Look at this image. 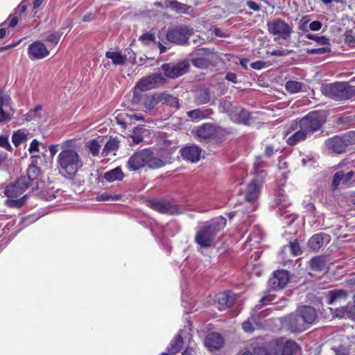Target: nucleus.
I'll return each mask as SVG.
<instances>
[{
    "mask_svg": "<svg viewBox=\"0 0 355 355\" xmlns=\"http://www.w3.org/2000/svg\"><path fill=\"white\" fill-rule=\"evenodd\" d=\"M325 121L324 112L318 111L309 112L295 123V129L298 130L287 139V143L294 146L305 140L309 134L318 130Z\"/></svg>",
    "mask_w": 355,
    "mask_h": 355,
    "instance_id": "obj_1",
    "label": "nucleus"
},
{
    "mask_svg": "<svg viewBox=\"0 0 355 355\" xmlns=\"http://www.w3.org/2000/svg\"><path fill=\"white\" fill-rule=\"evenodd\" d=\"M66 143L61 145L62 151L58 156V169L64 177L73 178L83 168V161L78 152L67 148Z\"/></svg>",
    "mask_w": 355,
    "mask_h": 355,
    "instance_id": "obj_2",
    "label": "nucleus"
},
{
    "mask_svg": "<svg viewBox=\"0 0 355 355\" xmlns=\"http://www.w3.org/2000/svg\"><path fill=\"white\" fill-rule=\"evenodd\" d=\"M226 225V219L219 216L205 223L196 232V243L202 248L213 245L216 236Z\"/></svg>",
    "mask_w": 355,
    "mask_h": 355,
    "instance_id": "obj_3",
    "label": "nucleus"
},
{
    "mask_svg": "<svg viewBox=\"0 0 355 355\" xmlns=\"http://www.w3.org/2000/svg\"><path fill=\"white\" fill-rule=\"evenodd\" d=\"M164 165L162 159L154 156L150 148H145L135 152L128 159V168L136 171L146 166L150 168H159Z\"/></svg>",
    "mask_w": 355,
    "mask_h": 355,
    "instance_id": "obj_4",
    "label": "nucleus"
},
{
    "mask_svg": "<svg viewBox=\"0 0 355 355\" xmlns=\"http://www.w3.org/2000/svg\"><path fill=\"white\" fill-rule=\"evenodd\" d=\"M25 179H18L15 183L8 185L4 194L8 197L5 204L10 208H19L26 200V195L19 198L28 188L26 185Z\"/></svg>",
    "mask_w": 355,
    "mask_h": 355,
    "instance_id": "obj_5",
    "label": "nucleus"
},
{
    "mask_svg": "<svg viewBox=\"0 0 355 355\" xmlns=\"http://www.w3.org/2000/svg\"><path fill=\"white\" fill-rule=\"evenodd\" d=\"M191 64L196 68L205 69L214 64L216 55L214 50L200 48L193 50L190 54Z\"/></svg>",
    "mask_w": 355,
    "mask_h": 355,
    "instance_id": "obj_6",
    "label": "nucleus"
},
{
    "mask_svg": "<svg viewBox=\"0 0 355 355\" xmlns=\"http://www.w3.org/2000/svg\"><path fill=\"white\" fill-rule=\"evenodd\" d=\"M321 92L327 97L343 101L350 98L349 85L347 83H334L321 87Z\"/></svg>",
    "mask_w": 355,
    "mask_h": 355,
    "instance_id": "obj_7",
    "label": "nucleus"
},
{
    "mask_svg": "<svg viewBox=\"0 0 355 355\" xmlns=\"http://www.w3.org/2000/svg\"><path fill=\"white\" fill-rule=\"evenodd\" d=\"M267 26L268 31L271 34L277 35L279 38L284 40L290 41L293 28L284 20L280 18H276L268 21Z\"/></svg>",
    "mask_w": 355,
    "mask_h": 355,
    "instance_id": "obj_8",
    "label": "nucleus"
},
{
    "mask_svg": "<svg viewBox=\"0 0 355 355\" xmlns=\"http://www.w3.org/2000/svg\"><path fill=\"white\" fill-rule=\"evenodd\" d=\"M189 62L187 60H182L176 64L165 63L161 67L164 73V77L175 79L189 71Z\"/></svg>",
    "mask_w": 355,
    "mask_h": 355,
    "instance_id": "obj_9",
    "label": "nucleus"
},
{
    "mask_svg": "<svg viewBox=\"0 0 355 355\" xmlns=\"http://www.w3.org/2000/svg\"><path fill=\"white\" fill-rule=\"evenodd\" d=\"M272 342L276 355H297L300 352V347L295 341L274 339Z\"/></svg>",
    "mask_w": 355,
    "mask_h": 355,
    "instance_id": "obj_10",
    "label": "nucleus"
},
{
    "mask_svg": "<svg viewBox=\"0 0 355 355\" xmlns=\"http://www.w3.org/2000/svg\"><path fill=\"white\" fill-rule=\"evenodd\" d=\"M192 34V30L187 26H175L170 28L166 33V39L177 44H185L189 36Z\"/></svg>",
    "mask_w": 355,
    "mask_h": 355,
    "instance_id": "obj_11",
    "label": "nucleus"
},
{
    "mask_svg": "<svg viewBox=\"0 0 355 355\" xmlns=\"http://www.w3.org/2000/svg\"><path fill=\"white\" fill-rule=\"evenodd\" d=\"M151 207L162 213L171 215L179 214L182 212V209L177 205L166 200H153L150 202Z\"/></svg>",
    "mask_w": 355,
    "mask_h": 355,
    "instance_id": "obj_12",
    "label": "nucleus"
},
{
    "mask_svg": "<svg viewBox=\"0 0 355 355\" xmlns=\"http://www.w3.org/2000/svg\"><path fill=\"white\" fill-rule=\"evenodd\" d=\"M325 145L329 149L337 154L345 152L347 147L349 146L345 134L328 139L325 141Z\"/></svg>",
    "mask_w": 355,
    "mask_h": 355,
    "instance_id": "obj_13",
    "label": "nucleus"
},
{
    "mask_svg": "<svg viewBox=\"0 0 355 355\" xmlns=\"http://www.w3.org/2000/svg\"><path fill=\"white\" fill-rule=\"evenodd\" d=\"M289 275L286 270H277L269 279L268 284L273 290L282 289L288 282Z\"/></svg>",
    "mask_w": 355,
    "mask_h": 355,
    "instance_id": "obj_14",
    "label": "nucleus"
},
{
    "mask_svg": "<svg viewBox=\"0 0 355 355\" xmlns=\"http://www.w3.org/2000/svg\"><path fill=\"white\" fill-rule=\"evenodd\" d=\"M28 55L31 60H40L49 55V51L41 42H35L28 46Z\"/></svg>",
    "mask_w": 355,
    "mask_h": 355,
    "instance_id": "obj_15",
    "label": "nucleus"
},
{
    "mask_svg": "<svg viewBox=\"0 0 355 355\" xmlns=\"http://www.w3.org/2000/svg\"><path fill=\"white\" fill-rule=\"evenodd\" d=\"M288 327L292 332L298 333L305 331L308 327V324L300 314L296 312L289 316Z\"/></svg>",
    "mask_w": 355,
    "mask_h": 355,
    "instance_id": "obj_16",
    "label": "nucleus"
},
{
    "mask_svg": "<svg viewBox=\"0 0 355 355\" xmlns=\"http://www.w3.org/2000/svg\"><path fill=\"white\" fill-rule=\"evenodd\" d=\"M234 302V295L230 291H226L216 296L215 305L218 310L223 311L232 306Z\"/></svg>",
    "mask_w": 355,
    "mask_h": 355,
    "instance_id": "obj_17",
    "label": "nucleus"
},
{
    "mask_svg": "<svg viewBox=\"0 0 355 355\" xmlns=\"http://www.w3.org/2000/svg\"><path fill=\"white\" fill-rule=\"evenodd\" d=\"M202 149L196 145L186 146L181 150V154L184 159L195 163L201 157Z\"/></svg>",
    "mask_w": 355,
    "mask_h": 355,
    "instance_id": "obj_18",
    "label": "nucleus"
},
{
    "mask_svg": "<svg viewBox=\"0 0 355 355\" xmlns=\"http://www.w3.org/2000/svg\"><path fill=\"white\" fill-rule=\"evenodd\" d=\"M218 132V128L216 126L211 123H204L197 127L196 134L201 140H205L212 138Z\"/></svg>",
    "mask_w": 355,
    "mask_h": 355,
    "instance_id": "obj_19",
    "label": "nucleus"
},
{
    "mask_svg": "<svg viewBox=\"0 0 355 355\" xmlns=\"http://www.w3.org/2000/svg\"><path fill=\"white\" fill-rule=\"evenodd\" d=\"M40 173V169L35 165L30 166L27 169V175L21 177L19 179H25L28 187H33V188H38V178Z\"/></svg>",
    "mask_w": 355,
    "mask_h": 355,
    "instance_id": "obj_20",
    "label": "nucleus"
},
{
    "mask_svg": "<svg viewBox=\"0 0 355 355\" xmlns=\"http://www.w3.org/2000/svg\"><path fill=\"white\" fill-rule=\"evenodd\" d=\"M297 313L303 318L307 324H311L317 319V312L315 309L310 306H304L297 311Z\"/></svg>",
    "mask_w": 355,
    "mask_h": 355,
    "instance_id": "obj_21",
    "label": "nucleus"
},
{
    "mask_svg": "<svg viewBox=\"0 0 355 355\" xmlns=\"http://www.w3.org/2000/svg\"><path fill=\"white\" fill-rule=\"evenodd\" d=\"M334 315L337 318H347L355 321V305L349 304L335 309Z\"/></svg>",
    "mask_w": 355,
    "mask_h": 355,
    "instance_id": "obj_22",
    "label": "nucleus"
},
{
    "mask_svg": "<svg viewBox=\"0 0 355 355\" xmlns=\"http://www.w3.org/2000/svg\"><path fill=\"white\" fill-rule=\"evenodd\" d=\"M266 163L262 160L261 157H257L254 162V179L253 181H256L258 184H260L264 178L266 177V172L262 168L266 166Z\"/></svg>",
    "mask_w": 355,
    "mask_h": 355,
    "instance_id": "obj_23",
    "label": "nucleus"
},
{
    "mask_svg": "<svg viewBox=\"0 0 355 355\" xmlns=\"http://www.w3.org/2000/svg\"><path fill=\"white\" fill-rule=\"evenodd\" d=\"M327 300L329 304H334L336 302L345 301L347 297V293L343 289H334L327 293Z\"/></svg>",
    "mask_w": 355,
    "mask_h": 355,
    "instance_id": "obj_24",
    "label": "nucleus"
},
{
    "mask_svg": "<svg viewBox=\"0 0 355 355\" xmlns=\"http://www.w3.org/2000/svg\"><path fill=\"white\" fill-rule=\"evenodd\" d=\"M205 344L210 349H217L223 346V338L220 334L212 332L207 336Z\"/></svg>",
    "mask_w": 355,
    "mask_h": 355,
    "instance_id": "obj_25",
    "label": "nucleus"
},
{
    "mask_svg": "<svg viewBox=\"0 0 355 355\" xmlns=\"http://www.w3.org/2000/svg\"><path fill=\"white\" fill-rule=\"evenodd\" d=\"M354 172L352 171H350L346 173L343 171L336 172L334 174L332 180L333 187L336 189L340 183L347 184L354 177Z\"/></svg>",
    "mask_w": 355,
    "mask_h": 355,
    "instance_id": "obj_26",
    "label": "nucleus"
},
{
    "mask_svg": "<svg viewBox=\"0 0 355 355\" xmlns=\"http://www.w3.org/2000/svg\"><path fill=\"white\" fill-rule=\"evenodd\" d=\"M152 87H150V84L148 81L147 78H144L141 79L137 84L134 92H133V97L132 98V103L134 104L139 103L140 101V92L147 91L151 89Z\"/></svg>",
    "mask_w": 355,
    "mask_h": 355,
    "instance_id": "obj_27",
    "label": "nucleus"
},
{
    "mask_svg": "<svg viewBox=\"0 0 355 355\" xmlns=\"http://www.w3.org/2000/svg\"><path fill=\"white\" fill-rule=\"evenodd\" d=\"M211 99V92L209 88L200 87L196 89L195 93V103L197 105L208 103Z\"/></svg>",
    "mask_w": 355,
    "mask_h": 355,
    "instance_id": "obj_28",
    "label": "nucleus"
},
{
    "mask_svg": "<svg viewBox=\"0 0 355 355\" xmlns=\"http://www.w3.org/2000/svg\"><path fill=\"white\" fill-rule=\"evenodd\" d=\"M261 184L252 181L248 186L245 194V199L248 202H254L259 196Z\"/></svg>",
    "mask_w": 355,
    "mask_h": 355,
    "instance_id": "obj_29",
    "label": "nucleus"
},
{
    "mask_svg": "<svg viewBox=\"0 0 355 355\" xmlns=\"http://www.w3.org/2000/svg\"><path fill=\"white\" fill-rule=\"evenodd\" d=\"M250 119L249 112L242 107L234 108V112L232 117V120L236 123L246 124Z\"/></svg>",
    "mask_w": 355,
    "mask_h": 355,
    "instance_id": "obj_30",
    "label": "nucleus"
},
{
    "mask_svg": "<svg viewBox=\"0 0 355 355\" xmlns=\"http://www.w3.org/2000/svg\"><path fill=\"white\" fill-rule=\"evenodd\" d=\"M181 331L177 334L174 338L171 341L168 346V351L170 354H176L180 352L183 345V338L180 334Z\"/></svg>",
    "mask_w": 355,
    "mask_h": 355,
    "instance_id": "obj_31",
    "label": "nucleus"
},
{
    "mask_svg": "<svg viewBox=\"0 0 355 355\" xmlns=\"http://www.w3.org/2000/svg\"><path fill=\"white\" fill-rule=\"evenodd\" d=\"M119 147V141L116 139H110L107 143L105 144L103 151L102 155L103 157H106L109 154L112 153L115 155V152L118 150Z\"/></svg>",
    "mask_w": 355,
    "mask_h": 355,
    "instance_id": "obj_32",
    "label": "nucleus"
},
{
    "mask_svg": "<svg viewBox=\"0 0 355 355\" xmlns=\"http://www.w3.org/2000/svg\"><path fill=\"white\" fill-rule=\"evenodd\" d=\"M104 178L108 182H114L116 180H121L123 178V173L120 167L106 172L104 174Z\"/></svg>",
    "mask_w": 355,
    "mask_h": 355,
    "instance_id": "obj_33",
    "label": "nucleus"
},
{
    "mask_svg": "<svg viewBox=\"0 0 355 355\" xmlns=\"http://www.w3.org/2000/svg\"><path fill=\"white\" fill-rule=\"evenodd\" d=\"M105 56L107 59L112 60V63L115 65L123 64L126 60V56L118 51H107Z\"/></svg>",
    "mask_w": 355,
    "mask_h": 355,
    "instance_id": "obj_34",
    "label": "nucleus"
},
{
    "mask_svg": "<svg viewBox=\"0 0 355 355\" xmlns=\"http://www.w3.org/2000/svg\"><path fill=\"white\" fill-rule=\"evenodd\" d=\"M150 84V87L153 88L157 87L166 82L164 76L161 73H156L146 77Z\"/></svg>",
    "mask_w": 355,
    "mask_h": 355,
    "instance_id": "obj_35",
    "label": "nucleus"
},
{
    "mask_svg": "<svg viewBox=\"0 0 355 355\" xmlns=\"http://www.w3.org/2000/svg\"><path fill=\"white\" fill-rule=\"evenodd\" d=\"M273 342L270 340L266 346L254 349V355H276L272 347Z\"/></svg>",
    "mask_w": 355,
    "mask_h": 355,
    "instance_id": "obj_36",
    "label": "nucleus"
},
{
    "mask_svg": "<svg viewBox=\"0 0 355 355\" xmlns=\"http://www.w3.org/2000/svg\"><path fill=\"white\" fill-rule=\"evenodd\" d=\"M28 139V131L26 130H18L15 132L12 137V141L15 146H19Z\"/></svg>",
    "mask_w": 355,
    "mask_h": 355,
    "instance_id": "obj_37",
    "label": "nucleus"
},
{
    "mask_svg": "<svg viewBox=\"0 0 355 355\" xmlns=\"http://www.w3.org/2000/svg\"><path fill=\"white\" fill-rule=\"evenodd\" d=\"M256 311H257L254 310V312L251 314L250 318L243 322L242 327L244 331L252 332L254 331V328L253 324H257L259 322Z\"/></svg>",
    "mask_w": 355,
    "mask_h": 355,
    "instance_id": "obj_38",
    "label": "nucleus"
},
{
    "mask_svg": "<svg viewBox=\"0 0 355 355\" xmlns=\"http://www.w3.org/2000/svg\"><path fill=\"white\" fill-rule=\"evenodd\" d=\"M187 115L192 120H200L207 118L209 114L207 110L198 108L188 111Z\"/></svg>",
    "mask_w": 355,
    "mask_h": 355,
    "instance_id": "obj_39",
    "label": "nucleus"
},
{
    "mask_svg": "<svg viewBox=\"0 0 355 355\" xmlns=\"http://www.w3.org/2000/svg\"><path fill=\"white\" fill-rule=\"evenodd\" d=\"M144 128L143 127L135 128L132 133L129 135V137L132 139V143L135 144H139L143 139V134L144 132Z\"/></svg>",
    "mask_w": 355,
    "mask_h": 355,
    "instance_id": "obj_40",
    "label": "nucleus"
},
{
    "mask_svg": "<svg viewBox=\"0 0 355 355\" xmlns=\"http://www.w3.org/2000/svg\"><path fill=\"white\" fill-rule=\"evenodd\" d=\"M324 239L320 234H315L311 237L308 245L313 250H319L323 245Z\"/></svg>",
    "mask_w": 355,
    "mask_h": 355,
    "instance_id": "obj_41",
    "label": "nucleus"
},
{
    "mask_svg": "<svg viewBox=\"0 0 355 355\" xmlns=\"http://www.w3.org/2000/svg\"><path fill=\"white\" fill-rule=\"evenodd\" d=\"M326 263L322 257H316L311 259L310 266L313 270L322 271L324 270Z\"/></svg>",
    "mask_w": 355,
    "mask_h": 355,
    "instance_id": "obj_42",
    "label": "nucleus"
},
{
    "mask_svg": "<svg viewBox=\"0 0 355 355\" xmlns=\"http://www.w3.org/2000/svg\"><path fill=\"white\" fill-rule=\"evenodd\" d=\"M303 84L295 81V80H289L286 83L285 88L286 91L291 94H295L301 91Z\"/></svg>",
    "mask_w": 355,
    "mask_h": 355,
    "instance_id": "obj_43",
    "label": "nucleus"
},
{
    "mask_svg": "<svg viewBox=\"0 0 355 355\" xmlns=\"http://www.w3.org/2000/svg\"><path fill=\"white\" fill-rule=\"evenodd\" d=\"M220 109L222 112L227 113L230 117L232 119L234 112V108H237L238 107H234L230 101L227 100L221 101L220 103Z\"/></svg>",
    "mask_w": 355,
    "mask_h": 355,
    "instance_id": "obj_44",
    "label": "nucleus"
},
{
    "mask_svg": "<svg viewBox=\"0 0 355 355\" xmlns=\"http://www.w3.org/2000/svg\"><path fill=\"white\" fill-rule=\"evenodd\" d=\"M86 146L94 156H97L99 154L101 144L97 139L89 141Z\"/></svg>",
    "mask_w": 355,
    "mask_h": 355,
    "instance_id": "obj_45",
    "label": "nucleus"
},
{
    "mask_svg": "<svg viewBox=\"0 0 355 355\" xmlns=\"http://www.w3.org/2000/svg\"><path fill=\"white\" fill-rule=\"evenodd\" d=\"M62 34L63 32L61 30L51 33L47 35V37L45 38V41L53 45H55L59 42Z\"/></svg>",
    "mask_w": 355,
    "mask_h": 355,
    "instance_id": "obj_46",
    "label": "nucleus"
},
{
    "mask_svg": "<svg viewBox=\"0 0 355 355\" xmlns=\"http://www.w3.org/2000/svg\"><path fill=\"white\" fill-rule=\"evenodd\" d=\"M162 100L171 107L178 108L180 106L178 99L171 94H163Z\"/></svg>",
    "mask_w": 355,
    "mask_h": 355,
    "instance_id": "obj_47",
    "label": "nucleus"
},
{
    "mask_svg": "<svg viewBox=\"0 0 355 355\" xmlns=\"http://www.w3.org/2000/svg\"><path fill=\"white\" fill-rule=\"evenodd\" d=\"M306 37L309 40H314L318 44H329V38L326 37L325 36H318L315 34L309 33L306 35Z\"/></svg>",
    "mask_w": 355,
    "mask_h": 355,
    "instance_id": "obj_48",
    "label": "nucleus"
},
{
    "mask_svg": "<svg viewBox=\"0 0 355 355\" xmlns=\"http://www.w3.org/2000/svg\"><path fill=\"white\" fill-rule=\"evenodd\" d=\"M275 299V295L271 294H268L265 296H263L259 301V303L261 304H257L255 306L254 310L257 311V309L259 310L261 309L262 306L267 304L270 302H272Z\"/></svg>",
    "mask_w": 355,
    "mask_h": 355,
    "instance_id": "obj_49",
    "label": "nucleus"
},
{
    "mask_svg": "<svg viewBox=\"0 0 355 355\" xmlns=\"http://www.w3.org/2000/svg\"><path fill=\"white\" fill-rule=\"evenodd\" d=\"M157 101L153 96H148L144 98V105L148 109H153L157 105Z\"/></svg>",
    "mask_w": 355,
    "mask_h": 355,
    "instance_id": "obj_50",
    "label": "nucleus"
},
{
    "mask_svg": "<svg viewBox=\"0 0 355 355\" xmlns=\"http://www.w3.org/2000/svg\"><path fill=\"white\" fill-rule=\"evenodd\" d=\"M119 199V196L118 195H110L107 193H104L101 195H98L96 197V200L98 201H109V200H116Z\"/></svg>",
    "mask_w": 355,
    "mask_h": 355,
    "instance_id": "obj_51",
    "label": "nucleus"
},
{
    "mask_svg": "<svg viewBox=\"0 0 355 355\" xmlns=\"http://www.w3.org/2000/svg\"><path fill=\"white\" fill-rule=\"evenodd\" d=\"M155 40V36L153 33H145L139 37V40H141L144 44L148 45L151 42H154Z\"/></svg>",
    "mask_w": 355,
    "mask_h": 355,
    "instance_id": "obj_52",
    "label": "nucleus"
},
{
    "mask_svg": "<svg viewBox=\"0 0 355 355\" xmlns=\"http://www.w3.org/2000/svg\"><path fill=\"white\" fill-rule=\"evenodd\" d=\"M291 252L293 256H297L301 253V248L297 241H295L289 243Z\"/></svg>",
    "mask_w": 355,
    "mask_h": 355,
    "instance_id": "obj_53",
    "label": "nucleus"
},
{
    "mask_svg": "<svg viewBox=\"0 0 355 355\" xmlns=\"http://www.w3.org/2000/svg\"><path fill=\"white\" fill-rule=\"evenodd\" d=\"M335 355H349L350 349L348 347L340 345L337 348H333Z\"/></svg>",
    "mask_w": 355,
    "mask_h": 355,
    "instance_id": "obj_54",
    "label": "nucleus"
},
{
    "mask_svg": "<svg viewBox=\"0 0 355 355\" xmlns=\"http://www.w3.org/2000/svg\"><path fill=\"white\" fill-rule=\"evenodd\" d=\"M329 52H330V48L328 46L307 50V53L313 55L324 54Z\"/></svg>",
    "mask_w": 355,
    "mask_h": 355,
    "instance_id": "obj_55",
    "label": "nucleus"
},
{
    "mask_svg": "<svg viewBox=\"0 0 355 355\" xmlns=\"http://www.w3.org/2000/svg\"><path fill=\"white\" fill-rule=\"evenodd\" d=\"M2 105H3V101L0 98V123L8 121L10 120V114L3 110Z\"/></svg>",
    "mask_w": 355,
    "mask_h": 355,
    "instance_id": "obj_56",
    "label": "nucleus"
},
{
    "mask_svg": "<svg viewBox=\"0 0 355 355\" xmlns=\"http://www.w3.org/2000/svg\"><path fill=\"white\" fill-rule=\"evenodd\" d=\"M0 147L5 148L7 150H11L12 147L8 141L7 136H0Z\"/></svg>",
    "mask_w": 355,
    "mask_h": 355,
    "instance_id": "obj_57",
    "label": "nucleus"
},
{
    "mask_svg": "<svg viewBox=\"0 0 355 355\" xmlns=\"http://www.w3.org/2000/svg\"><path fill=\"white\" fill-rule=\"evenodd\" d=\"M126 118H128L130 120H136V121H144V116L141 114L139 113H135L133 112H131L130 113L125 112L124 113Z\"/></svg>",
    "mask_w": 355,
    "mask_h": 355,
    "instance_id": "obj_58",
    "label": "nucleus"
},
{
    "mask_svg": "<svg viewBox=\"0 0 355 355\" xmlns=\"http://www.w3.org/2000/svg\"><path fill=\"white\" fill-rule=\"evenodd\" d=\"M39 145L40 142L37 139H33L30 144L29 152L31 154L34 153L35 152H39Z\"/></svg>",
    "mask_w": 355,
    "mask_h": 355,
    "instance_id": "obj_59",
    "label": "nucleus"
},
{
    "mask_svg": "<svg viewBox=\"0 0 355 355\" xmlns=\"http://www.w3.org/2000/svg\"><path fill=\"white\" fill-rule=\"evenodd\" d=\"M290 53V51L285 50H274L271 52H267V54H270L273 56H286Z\"/></svg>",
    "mask_w": 355,
    "mask_h": 355,
    "instance_id": "obj_60",
    "label": "nucleus"
},
{
    "mask_svg": "<svg viewBox=\"0 0 355 355\" xmlns=\"http://www.w3.org/2000/svg\"><path fill=\"white\" fill-rule=\"evenodd\" d=\"M226 8H227L228 11H230V12H231L232 13H234V12H237V10L240 8V6H239V3H237L231 2V3H229L226 6Z\"/></svg>",
    "mask_w": 355,
    "mask_h": 355,
    "instance_id": "obj_61",
    "label": "nucleus"
},
{
    "mask_svg": "<svg viewBox=\"0 0 355 355\" xmlns=\"http://www.w3.org/2000/svg\"><path fill=\"white\" fill-rule=\"evenodd\" d=\"M125 119H126V116H125L124 113L119 114L116 116V123L119 125H121V126H123V127H125Z\"/></svg>",
    "mask_w": 355,
    "mask_h": 355,
    "instance_id": "obj_62",
    "label": "nucleus"
},
{
    "mask_svg": "<svg viewBox=\"0 0 355 355\" xmlns=\"http://www.w3.org/2000/svg\"><path fill=\"white\" fill-rule=\"evenodd\" d=\"M322 24L320 21H313L310 24L309 28L311 31H317L322 28Z\"/></svg>",
    "mask_w": 355,
    "mask_h": 355,
    "instance_id": "obj_63",
    "label": "nucleus"
},
{
    "mask_svg": "<svg viewBox=\"0 0 355 355\" xmlns=\"http://www.w3.org/2000/svg\"><path fill=\"white\" fill-rule=\"evenodd\" d=\"M345 135L346 138L348 140L349 145L355 144V131H349L345 133Z\"/></svg>",
    "mask_w": 355,
    "mask_h": 355,
    "instance_id": "obj_64",
    "label": "nucleus"
}]
</instances>
